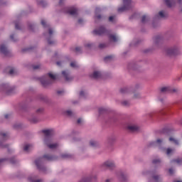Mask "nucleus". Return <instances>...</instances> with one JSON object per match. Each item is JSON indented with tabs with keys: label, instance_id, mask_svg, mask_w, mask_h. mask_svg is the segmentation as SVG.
Segmentation results:
<instances>
[{
	"label": "nucleus",
	"instance_id": "1",
	"mask_svg": "<svg viewBox=\"0 0 182 182\" xmlns=\"http://www.w3.org/2000/svg\"><path fill=\"white\" fill-rule=\"evenodd\" d=\"M43 133L45 135L44 143L46 145L51 149H56L58 146V144H49L51 141V137L53 135V130L52 129H46L43 130Z\"/></svg>",
	"mask_w": 182,
	"mask_h": 182
},
{
	"label": "nucleus",
	"instance_id": "2",
	"mask_svg": "<svg viewBox=\"0 0 182 182\" xmlns=\"http://www.w3.org/2000/svg\"><path fill=\"white\" fill-rule=\"evenodd\" d=\"M43 159H46V160H48V161H54L57 159L55 157L51 156L49 155H44L43 158H40L39 159H37L36 161V165L37 166L38 169L43 170V171L46 170V168L43 165Z\"/></svg>",
	"mask_w": 182,
	"mask_h": 182
},
{
	"label": "nucleus",
	"instance_id": "3",
	"mask_svg": "<svg viewBox=\"0 0 182 182\" xmlns=\"http://www.w3.org/2000/svg\"><path fill=\"white\" fill-rule=\"evenodd\" d=\"M124 6L117 9L118 12H124L132 8V0H122Z\"/></svg>",
	"mask_w": 182,
	"mask_h": 182
},
{
	"label": "nucleus",
	"instance_id": "4",
	"mask_svg": "<svg viewBox=\"0 0 182 182\" xmlns=\"http://www.w3.org/2000/svg\"><path fill=\"white\" fill-rule=\"evenodd\" d=\"M108 31L104 26L100 27L93 31V33L97 36H103L107 34Z\"/></svg>",
	"mask_w": 182,
	"mask_h": 182
},
{
	"label": "nucleus",
	"instance_id": "5",
	"mask_svg": "<svg viewBox=\"0 0 182 182\" xmlns=\"http://www.w3.org/2000/svg\"><path fill=\"white\" fill-rule=\"evenodd\" d=\"M66 13L71 16H76L77 15V9L75 7H70L66 9Z\"/></svg>",
	"mask_w": 182,
	"mask_h": 182
},
{
	"label": "nucleus",
	"instance_id": "6",
	"mask_svg": "<svg viewBox=\"0 0 182 182\" xmlns=\"http://www.w3.org/2000/svg\"><path fill=\"white\" fill-rule=\"evenodd\" d=\"M40 81L41 82V85H43V86L44 87H46L52 83V81H50L49 78H47V77H43V78H41Z\"/></svg>",
	"mask_w": 182,
	"mask_h": 182
},
{
	"label": "nucleus",
	"instance_id": "7",
	"mask_svg": "<svg viewBox=\"0 0 182 182\" xmlns=\"http://www.w3.org/2000/svg\"><path fill=\"white\" fill-rule=\"evenodd\" d=\"M0 52L5 56H9V50H8V48L6 47L5 45H1Z\"/></svg>",
	"mask_w": 182,
	"mask_h": 182
},
{
	"label": "nucleus",
	"instance_id": "8",
	"mask_svg": "<svg viewBox=\"0 0 182 182\" xmlns=\"http://www.w3.org/2000/svg\"><path fill=\"white\" fill-rule=\"evenodd\" d=\"M62 75H63V77H65V80H67V81H70V80H72V77L70 76L69 71H68V70H63V71H62Z\"/></svg>",
	"mask_w": 182,
	"mask_h": 182
},
{
	"label": "nucleus",
	"instance_id": "9",
	"mask_svg": "<svg viewBox=\"0 0 182 182\" xmlns=\"http://www.w3.org/2000/svg\"><path fill=\"white\" fill-rule=\"evenodd\" d=\"M161 91L162 92H176L177 90L176 89H171V87H167L161 88Z\"/></svg>",
	"mask_w": 182,
	"mask_h": 182
},
{
	"label": "nucleus",
	"instance_id": "10",
	"mask_svg": "<svg viewBox=\"0 0 182 182\" xmlns=\"http://www.w3.org/2000/svg\"><path fill=\"white\" fill-rule=\"evenodd\" d=\"M178 50L176 48H169L166 50L168 55H176Z\"/></svg>",
	"mask_w": 182,
	"mask_h": 182
},
{
	"label": "nucleus",
	"instance_id": "11",
	"mask_svg": "<svg viewBox=\"0 0 182 182\" xmlns=\"http://www.w3.org/2000/svg\"><path fill=\"white\" fill-rule=\"evenodd\" d=\"M94 79H100L102 77V73L100 71H95L93 74L90 75Z\"/></svg>",
	"mask_w": 182,
	"mask_h": 182
},
{
	"label": "nucleus",
	"instance_id": "12",
	"mask_svg": "<svg viewBox=\"0 0 182 182\" xmlns=\"http://www.w3.org/2000/svg\"><path fill=\"white\" fill-rule=\"evenodd\" d=\"M165 4H166V6L171 8L175 5V1L174 0H165Z\"/></svg>",
	"mask_w": 182,
	"mask_h": 182
},
{
	"label": "nucleus",
	"instance_id": "13",
	"mask_svg": "<svg viewBox=\"0 0 182 182\" xmlns=\"http://www.w3.org/2000/svg\"><path fill=\"white\" fill-rule=\"evenodd\" d=\"M127 129L131 132H137L139 130V127L136 125H129Z\"/></svg>",
	"mask_w": 182,
	"mask_h": 182
},
{
	"label": "nucleus",
	"instance_id": "14",
	"mask_svg": "<svg viewBox=\"0 0 182 182\" xmlns=\"http://www.w3.org/2000/svg\"><path fill=\"white\" fill-rule=\"evenodd\" d=\"M104 166H107L109 169H112L114 167V164L112 161H107L104 164Z\"/></svg>",
	"mask_w": 182,
	"mask_h": 182
},
{
	"label": "nucleus",
	"instance_id": "15",
	"mask_svg": "<svg viewBox=\"0 0 182 182\" xmlns=\"http://www.w3.org/2000/svg\"><path fill=\"white\" fill-rule=\"evenodd\" d=\"M109 39L110 41H113V42H117L118 40L117 37L113 34L109 36Z\"/></svg>",
	"mask_w": 182,
	"mask_h": 182
},
{
	"label": "nucleus",
	"instance_id": "16",
	"mask_svg": "<svg viewBox=\"0 0 182 182\" xmlns=\"http://www.w3.org/2000/svg\"><path fill=\"white\" fill-rule=\"evenodd\" d=\"M4 87H6V94L8 95L12 94V92L14 91V89L9 88V87L7 85H5Z\"/></svg>",
	"mask_w": 182,
	"mask_h": 182
},
{
	"label": "nucleus",
	"instance_id": "17",
	"mask_svg": "<svg viewBox=\"0 0 182 182\" xmlns=\"http://www.w3.org/2000/svg\"><path fill=\"white\" fill-rule=\"evenodd\" d=\"M37 3L38 5L43 6V7H46L47 5L46 1H45L44 0H37Z\"/></svg>",
	"mask_w": 182,
	"mask_h": 182
},
{
	"label": "nucleus",
	"instance_id": "18",
	"mask_svg": "<svg viewBox=\"0 0 182 182\" xmlns=\"http://www.w3.org/2000/svg\"><path fill=\"white\" fill-rule=\"evenodd\" d=\"M169 141L172 142L173 144H174L176 145L179 144V141H178V139H176L173 136L169 137Z\"/></svg>",
	"mask_w": 182,
	"mask_h": 182
},
{
	"label": "nucleus",
	"instance_id": "19",
	"mask_svg": "<svg viewBox=\"0 0 182 182\" xmlns=\"http://www.w3.org/2000/svg\"><path fill=\"white\" fill-rule=\"evenodd\" d=\"M0 136L2 137L3 140H7L9 139V135L4 132H0Z\"/></svg>",
	"mask_w": 182,
	"mask_h": 182
},
{
	"label": "nucleus",
	"instance_id": "20",
	"mask_svg": "<svg viewBox=\"0 0 182 182\" xmlns=\"http://www.w3.org/2000/svg\"><path fill=\"white\" fill-rule=\"evenodd\" d=\"M9 74L10 75H15L16 74V70L14 68H11L9 70Z\"/></svg>",
	"mask_w": 182,
	"mask_h": 182
},
{
	"label": "nucleus",
	"instance_id": "21",
	"mask_svg": "<svg viewBox=\"0 0 182 182\" xmlns=\"http://www.w3.org/2000/svg\"><path fill=\"white\" fill-rule=\"evenodd\" d=\"M113 59V56L112 55H108L105 58H104V61L105 63H108L109 61H111Z\"/></svg>",
	"mask_w": 182,
	"mask_h": 182
},
{
	"label": "nucleus",
	"instance_id": "22",
	"mask_svg": "<svg viewBox=\"0 0 182 182\" xmlns=\"http://www.w3.org/2000/svg\"><path fill=\"white\" fill-rule=\"evenodd\" d=\"M162 142H163L162 139H158L156 142H152V144H151V145H153L154 144H156L157 146H161Z\"/></svg>",
	"mask_w": 182,
	"mask_h": 182
},
{
	"label": "nucleus",
	"instance_id": "23",
	"mask_svg": "<svg viewBox=\"0 0 182 182\" xmlns=\"http://www.w3.org/2000/svg\"><path fill=\"white\" fill-rule=\"evenodd\" d=\"M48 75L53 80H55L56 79V75L53 74V73H48Z\"/></svg>",
	"mask_w": 182,
	"mask_h": 182
},
{
	"label": "nucleus",
	"instance_id": "24",
	"mask_svg": "<svg viewBox=\"0 0 182 182\" xmlns=\"http://www.w3.org/2000/svg\"><path fill=\"white\" fill-rule=\"evenodd\" d=\"M107 109L105 108L101 107L99 109V113L100 114H103V113H106Z\"/></svg>",
	"mask_w": 182,
	"mask_h": 182
},
{
	"label": "nucleus",
	"instance_id": "25",
	"mask_svg": "<svg viewBox=\"0 0 182 182\" xmlns=\"http://www.w3.org/2000/svg\"><path fill=\"white\" fill-rule=\"evenodd\" d=\"M149 20V17L147 16H143L141 18V22L143 23H146Z\"/></svg>",
	"mask_w": 182,
	"mask_h": 182
},
{
	"label": "nucleus",
	"instance_id": "26",
	"mask_svg": "<svg viewBox=\"0 0 182 182\" xmlns=\"http://www.w3.org/2000/svg\"><path fill=\"white\" fill-rule=\"evenodd\" d=\"M28 180L30 182H42V180H35L34 178L29 177Z\"/></svg>",
	"mask_w": 182,
	"mask_h": 182
},
{
	"label": "nucleus",
	"instance_id": "27",
	"mask_svg": "<svg viewBox=\"0 0 182 182\" xmlns=\"http://www.w3.org/2000/svg\"><path fill=\"white\" fill-rule=\"evenodd\" d=\"M171 162L173 163H176L178 164H182V159H175V160H172Z\"/></svg>",
	"mask_w": 182,
	"mask_h": 182
},
{
	"label": "nucleus",
	"instance_id": "28",
	"mask_svg": "<svg viewBox=\"0 0 182 182\" xmlns=\"http://www.w3.org/2000/svg\"><path fill=\"white\" fill-rule=\"evenodd\" d=\"M31 148H32V145H31V144L25 145L23 150L25 151H28V149H30Z\"/></svg>",
	"mask_w": 182,
	"mask_h": 182
},
{
	"label": "nucleus",
	"instance_id": "29",
	"mask_svg": "<svg viewBox=\"0 0 182 182\" xmlns=\"http://www.w3.org/2000/svg\"><path fill=\"white\" fill-rule=\"evenodd\" d=\"M90 144L92 147H95L97 144V142L96 141H90Z\"/></svg>",
	"mask_w": 182,
	"mask_h": 182
},
{
	"label": "nucleus",
	"instance_id": "30",
	"mask_svg": "<svg viewBox=\"0 0 182 182\" xmlns=\"http://www.w3.org/2000/svg\"><path fill=\"white\" fill-rule=\"evenodd\" d=\"M70 67L73 68H77V64L76 63V62H71Z\"/></svg>",
	"mask_w": 182,
	"mask_h": 182
},
{
	"label": "nucleus",
	"instance_id": "31",
	"mask_svg": "<svg viewBox=\"0 0 182 182\" xmlns=\"http://www.w3.org/2000/svg\"><path fill=\"white\" fill-rule=\"evenodd\" d=\"M161 40V38L159 36L154 38V41L156 43H158Z\"/></svg>",
	"mask_w": 182,
	"mask_h": 182
},
{
	"label": "nucleus",
	"instance_id": "32",
	"mask_svg": "<svg viewBox=\"0 0 182 182\" xmlns=\"http://www.w3.org/2000/svg\"><path fill=\"white\" fill-rule=\"evenodd\" d=\"M41 25L43 26V27L46 28L48 27L49 26L47 25L46 22L45 20H41Z\"/></svg>",
	"mask_w": 182,
	"mask_h": 182
},
{
	"label": "nucleus",
	"instance_id": "33",
	"mask_svg": "<svg viewBox=\"0 0 182 182\" xmlns=\"http://www.w3.org/2000/svg\"><path fill=\"white\" fill-rule=\"evenodd\" d=\"M120 92L122 93V94L127 93V92H128V89L126 88V87L122 88V89L120 90Z\"/></svg>",
	"mask_w": 182,
	"mask_h": 182
},
{
	"label": "nucleus",
	"instance_id": "34",
	"mask_svg": "<svg viewBox=\"0 0 182 182\" xmlns=\"http://www.w3.org/2000/svg\"><path fill=\"white\" fill-rule=\"evenodd\" d=\"M159 16H160L161 18H165V17H166L165 14L164 13L163 11H159Z\"/></svg>",
	"mask_w": 182,
	"mask_h": 182
},
{
	"label": "nucleus",
	"instance_id": "35",
	"mask_svg": "<svg viewBox=\"0 0 182 182\" xmlns=\"http://www.w3.org/2000/svg\"><path fill=\"white\" fill-rule=\"evenodd\" d=\"M153 178H154V180L156 181V182H158L159 181H160V176H154V177H153Z\"/></svg>",
	"mask_w": 182,
	"mask_h": 182
},
{
	"label": "nucleus",
	"instance_id": "36",
	"mask_svg": "<svg viewBox=\"0 0 182 182\" xmlns=\"http://www.w3.org/2000/svg\"><path fill=\"white\" fill-rule=\"evenodd\" d=\"M173 149H166V155H170L171 153H173Z\"/></svg>",
	"mask_w": 182,
	"mask_h": 182
},
{
	"label": "nucleus",
	"instance_id": "37",
	"mask_svg": "<svg viewBox=\"0 0 182 182\" xmlns=\"http://www.w3.org/2000/svg\"><path fill=\"white\" fill-rule=\"evenodd\" d=\"M107 46L105 43H101V44H100L99 48L100 49H103L104 48H107Z\"/></svg>",
	"mask_w": 182,
	"mask_h": 182
},
{
	"label": "nucleus",
	"instance_id": "38",
	"mask_svg": "<svg viewBox=\"0 0 182 182\" xmlns=\"http://www.w3.org/2000/svg\"><path fill=\"white\" fill-rule=\"evenodd\" d=\"M71 155H70V154H63L62 156H61V157L62 158H71Z\"/></svg>",
	"mask_w": 182,
	"mask_h": 182
},
{
	"label": "nucleus",
	"instance_id": "39",
	"mask_svg": "<svg viewBox=\"0 0 182 182\" xmlns=\"http://www.w3.org/2000/svg\"><path fill=\"white\" fill-rule=\"evenodd\" d=\"M41 65H33V69L34 70H38L40 68Z\"/></svg>",
	"mask_w": 182,
	"mask_h": 182
},
{
	"label": "nucleus",
	"instance_id": "40",
	"mask_svg": "<svg viewBox=\"0 0 182 182\" xmlns=\"http://www.w3.org/2000/svg\"><path fill=\"white\" fill-rule=\"evenodd\" d=\"M122 105L124 106H129V102L128 101H124V102H122Z\"/></svg>",
	"mask_w": 182,
	"mask_h": 182
},
{
	"label": "nucleus",
	"instance_id": "41",
	"mask_svg": "<svg viewBox=\"0 0 182 182\" xmlns=\"http://www.w3.org/2000/svg\"><path fill=\"white\" fill-rule=\"evenodd\" d=\"M53 29L52 28H49L48 29V34H49V36H51L53 35Z\"/></svg>",
	"mask_w": 182,
	"mask_h": 182
},
{
	"label": "nucleus",
	"instance_id": "42",
	"mask_svg": "<svg viewBox=\"0 0 182 182\" xmlns=\"http://www.w3.org/2000/svg\"><path fill=\"white\" fill-rule=\"evenodd\" d=\"M90 179L86 178H83L82 181H80V182H90Z\"/></svg>",
	"mask_w": 182,
	"mask_h": 182
},
{
	"label": "nucleus",
	"instance_id": "43",
	"mask_svg": "<svg viewBox=\"0 0 182 182\" xmlns=\"http://www.w3.org/2000/svg\"><path fill=\"white\" fill-rule=\"evenodd\" d=\"M65 113H66V114H67L68 116H69V117L72 116V111H70V110L66 111Z\"/></svg>",
	"mask_w": 182,
	"mask_h": 182
},
{
	"label": "nucleus",
	"instance_id": "44",
	"mask_svg": "<svg viewBox=\"0 0 182 182\" xmlns=\"http://www.w3.org/2000/svg\"><path fill=\"white\" fill-rule=\"evenodd\" d=\"M114 19V16H110L109 17V22H113Z\"/></svg>",
	"mask_w": 182,
	"mask_h": 182
},
{
	"label": "nucleus",
	"instance_id": "45",
	"mask_svg": "<svg viewBox=\"0 0 182 182\" xmlns=\"http://www.w3.org/2000/svg\"><path fill=\"white\" fill-rule=\"evenodd\" d=\"M161 162V161L159 159H155L153 161V164H159Z\"/></svg>",
	"mask_w": 182,
	"mask_h": 182
},
{
	"label": "nucleus",
	"instance_id": "46",
	"mask_svg": "<svg viewBox=\"0 0 182 182\" xmlns=\"http://www.w3.org/2000/svg\"><path fill=\"white\" fill-rule=\"evenodd\" d=\"M47 41H48V44H54L55 43V41H51L50 38H48Z\"/></svg>",
	"mask_w": 182,
	"mask_h": 182
},
{
	"label": "nucleus",
	"instance_id": "47",
	"mask_svg": "<svg viewBox=\"0 0 182 182\" xmlns=\"http://www.w3.org/2000/svg\"><path fill=\"white\" fill-rule=\"evenodd\" d=\"M38 122V119L37 118H34L33 119H31V122L33 123V124H36Z\"/></svg>",
	"mask_w": 182,
	"mask_h": 182
},
{
	"label": "nucleus",
	"instance_id": "48",
	"mask_svg": "<svg viewBox=\"0 0 182 182\" xmlns=\"http://www.w3.org/2000/svg\"><path fill=\"white\" fill-rule=\"evenodd\" d=\"M75 52H77V53H79L80 52H81V48H80V47H77V48H75Z\"/></svg>",
	"mask_w": 182,
	"mask_h": 182
},
{
	"label": "nucleus",
	"instance_id": "49",
	"mask_svg": "<svg viewBox=\"0 0 182 182\" xmlns=\"http://www.w3.org/2000/svg\"><path fill=\"white\" fill-rule=\"evenodd\" d=\"M15 28L17 29V30L20 29L19 25L16 23H15Z\"/></svg>",
	"mask_w": 182,
	"mask_h": 182
},
{
	"label": "nucleus",
	"instance_id": "50",
	"mask_svg": "<svg viewBox=\"0 0 182 182\" xmlns=\"http://www.w3.org/2000/svg\"><path fill=\"white\" fill-rule=\"evenodd\" d=\"M80 97H84V96H85V92H84L83 91H81V92H80Z\"/></svg>",
	"mask_w": 182,
	"mask_h": 182
},
{
	"label": "nucleus",
	"instance_id": "51",
	"mask_svg": "<svg viewBox=\"0 0 182 182\" xmlns=\"http://www.w3.org/2000/svg\"><path fill=\"white\" fill-rule=\"evenodd\" d=\"M169 174H171V175L173 174V168L169 169Z\"/></svg>",
	"mask_w": 182,
	"mask_h": 182
},
{
	"label": "nucleus",
	"instance_id": "52",
	"mask_svg": "<svg viewBox=\"0 0 182 182\" xmlns=\"http://www.w3.org/2000/svg\"><path fill=\"white\" fill-rule=\"evenodd\" d=\"M92 46V43H87L85 45L86 48H91Z\"/></svg>",
	"mask_w": 182,
	"mask_h": 182
},
{
	"label": "nucleus",
	"instance_id": "53",
	"mask_svg": "<svg viewBox=\"0 0 182 182\" xmlns=\"http://www.w3.org/2000/svg\"><path fill=\"white\" fill-rule=\"evenodd\" d=\"M96 18L97 19H101L102 16H100V14H96Z\"/></svg>",
	"mask_w": 182,
	"mask_h": 182
},
{
	"label": "nucleus",
	"instance_id": "54",
	"mask_svg": "<svg viewBox=\"0 0 182 182\" xmlns=\"http://www.w3.org/2000/svg\"><path fill=\"white\" fill-rule=\"evenodd\" d=\"M10 162H11V164H15V163H16V160H15L14 159H11L10 160Z\"/></svg>",
	"mask_w": 182,
	"mask_h": 182
},
{
	"label": "nucleus",
	"instance_id": "55",
	"mask_svg": "<svg viewBox=\"0 0 182 182\" xmlns=\"http://www.w3.org/2000/svg\"><path fill=\"white\" fill-rule=\"evenodd\" d=\"M10 38H11V40L13 41H16V40H15V39L14 38V35L10 36Z\"/></svg>",
	"mask_w": 182,
	"mask_h": 182
},
{
	"label": "nucleus",
	"instance_id": "56",
	"mask_svg": "<svg viewBox=\"0 0 182 182\" xmlns=\"http://www.w3.org/2000/svg\"><path fill=\"white\" fill-rule=\"evenodd\" d=\"M140 97V95H139V94H135L134 95V98H139Z\"/></svg>",
	"mask_w": 182,
	"mask_h": 182
},
{
	"label": "nucleus",
	"instance_id": "57",
	"mask_svg": "<svg viewBox=\"0 0 182 182\" xmlns=\"http://www.w3.org/2000/svg\"><path fill=\"white\" fill-rule=\"evenodd\" d=\"M81 122H82V119H78L77 121V123L78 124H80Z\"/></svg>",
	"mask_w": 182,
	"mask_h": 182
},
{
	"label": "nucleus",
	"instance_id": "58",
	"mask_svg": "<svg viewBox=\"0 0 182 182\" xmlns=\"http://www.w3.org/2000/svg\"><path fill=\"white\" fill-rule=\"evenodd\" d=\"M30 50V48H26V49H23L22 51L23 52H28Z\"/></svg>",
	"mask_w": 182,
	"mask_h": 182
},
{
	"label": "nucleus",
	"instance_id": "59",
	"mask_svg": "<svg viewBox=\"0 0 182 182\" xmlns=\"http://www.w3.org/2000/svg\"><path fill=\"white\" fill-rule=\"evenodd\" d=\"M56 65H57L58 66H60V65H61V62H60V61L56 62Z\"/></svg>",
	"mask_w": 182,
	"mask_h": 182
},
{
	"label": "nucleus",
	"instance_id": "60",
	"mask_svg": "<svg viewBox=\"0 0 182 182\" xmlns=\"http://www.w3.org/2000/svg\"><path fill=\"white\" fill-rule=\"evenodd\" d=\"M64 92V91H58V95H62Z\"/></svg>",
	"mask_w": 182,
	"mask_h": 182
},
{
	"label": "nucleus",
	"instance_id": "61",
	"mask_svg": "<svg viewBox=\"0 0 182 182\" xmlns=\"http://www.w3.org/2000/svg\"><path fill=\"white\" fill-rule=\"evenodd\" d=\"M5 161V159H0V166H1L2 163Z\"/></svg>",
	"mask_w": 182,
	"mask_h": 182
},
{
	"label": "nucleus",
	"instance_id": "62",
	"mask_svg": "<svg viewBox=\"0 0 182 182\" xmlns=\"http://www.w3.org/2000/svg\"><path fill=\"white\" fill-rule=\"evenodd\" d=\"M100 8H96V13H97V12H100Z\"/></svg>",
	"mask_w": 182,
	"mask_h": 182
},
{
	"label": "nucleus",
	"instance_id": "63",
	"mask_svg": "<svg viewBox=\"0 0 182 182\" xmlns=\"http://www.w3.org/2000/svg\"><path fill=\"white\" fill-rule=\"evenodd\" d=\"M82 18H80V19L78 20V23H82Z\"/></svg>",
	"mask_w": 182,
	"mask_h": 182
},
{
	"label": "nucleus",
	"instance_id": "64",
	"mask_svg": "<svg viewBox=\"0 0 182 182\" xmlns=\"http://www.w3.org/2000/svg\"><path fill=\"white\" fill-rule=\"evenodd\" d=\"M173 182H182V181H173Z\"/></svg>",
	"mask_w": 182,
	"mask_h": 182
}]
</instances>
